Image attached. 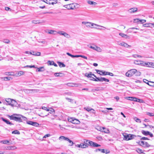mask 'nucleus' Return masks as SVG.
Instances as JSON below:
<instances>
[{
    "instance_id": "f257e3e1",
    "label": "nucleus",
    "mask_w": 154,
    "mask_h": 154,
    "mask_svg": "<svg viewBox=\"0 0 154 154\" xmlns=\"http://www.w3.org/2000/svg\"><path fill=\"white\" fill-rule=\"evenodd\" d=\"M20 115L14 114L11 116L8 115V116L11 120H14L15 121L21 122V119Z\"/></svg>"
},
{
    "instance_id": "f03ea898",
    "label": "nucleus",
    "mask_w": 154,
    "mask_h": 154,
    "mask_svg": "<svg viewBox=\"0 0 154 154\" xmlns=\"http://www.w3.org/2000/svg\"><path fill=\"white\" fill-rule=\"evenodd\" d=\"M124 140H129L133 139L136 137V136L132 134H125L123 135Z\"/></svg>"
},
{
    "instance_id": "7ed1b4c3",
    "label": "nucleus",
    "mask_w": 154,
    "mask_h": 154,
    "mask_svg": "<svg viewBox=\"0 0 154 154\" xmlns=\"http://www.w3.org/2000/svg\"><path fill=\"white\" fill-rule=\"evenodd\" d=\"M137 72V70L135 69H133L128 70L127 72H126L125 75L127 77H131L134 74Z\"/></svg>"
},
{
    "instance_id": "20e7f679",
    "label": "nucleus",
    "mask_w": 154,
    "mask_h": 154,
    "mask_svg": "<svg viewBox=\"0 0 154 154\" xmlns=\"http://www.w3.org/2000/svg\"><path fill=\"white\" fill-rule=\"evenodd\" d=\"M82 24H85L86 25V26L87 27H90L91 26H94V25H95L96 26H100L101 27H103L105 29H106V28L103 27L102 26H99L97 24H95L89 22H82Z\"/></svg>"
},
{
    "instance_id": "39448f33",
    "label": "nucleus",
    "mask_w": 154,
    "mask_h": 154,
    "mask_svg": "<svg viewBox=\"0 0 154 154\" xmlns=\"http://www.w3.org/2000/svg\"><path fill=\"white\" fill-rule=\"evenodd\" d=\"M68 121L69 122L74 124H79L80 123V121L78 120L73 117L69 118Z\"/></svg>"
},
{
    "instance_id": "423d86ee",
    "label": "nucleus",
    "mask_w": 154,
    "mask_h": 154,
    "mask_svg": "<svg viewBox=\"0 0 154 154\" xmlns=\"http://www.w3.org/2000/svg\"><path fill=\"white\" fill-rule=\"evenodd\" d=\"M64 7L68 9L73 10L75 8V6L73 3L64 6Z\"/></svg>"
},
{
    "instance_id": "0eeeda50",
    "label": "nucleus",
    "mask_w": 154,
    "mask_h": 154,
    "mask_svg": "<svg viewBox=\"0 0 154 154\" xmlns=\"http://www.w3.org/2000/svg\"><path fill=\"white\" fill-rule=\"evenodd\" d=\"M27 124L35 127H38L39 125L38 123L30 121H27Z\"/></svg>"
},
{
    "instance_id": "6e6552de",
    "label": "nucleus",
    "mask_w": 154,
    "mask_h": 154,
    "mask_svg": "<svg viewBox=\"0 0 154 154\" xmlns=\"http://www.w3.org/2000/svg\"><path fill=\"white\" fill-rule=\"evenodd\" d=\"M57 33L60 35H63L64 37L67 38H69L70 37V35L69 34L64 31H59Z\"/></svg>"
},
{
    "instance_id": "1a4fd4ad",
    "label": "nucleus",
    "mask_w": 154,
    "mask_h": 154,
    "mask_svg": "<svg viewBox=\"0 0 154 154\" xmlns=\"http://www.w3.org/2000/svg\"><path fill=\"white\" fill-rule=\"evenodd\" d=\"M140 145L144 147H148L150 145L147 142L144 141H141L140 143Z\"/></svg>"
},
{
    "instance_id": "9d476101",
    "label": "nucleus",
    "mask_w": 154,
    "mask_h": 154,
    "mask_svg": "<svg viewBox=\"0 0 154 154\" xmlns=\"http://www.w3.org/2000/svg\"><path fill=\"white\" fill-rule=\"evenodd\" d=\"M90 48L98 52H100L102 51L101 49L100 48L96 46V45L90 46Z\"/></svg>"
},
{
    "instance_id": "9b49d317",
    "label": "nucleus",
    "mask_w": 154,
    "mask_h": 154,
    "mask_svg": "<svg viewBox=\"0 0 154 154\" xmlns=\"http://www.w3.org/2000/svg\"><path fill=\"white\" fill-rule=\"evenodd\" d=\"M100 131L106 133H109V130L108 128L103 127H100Z\"/></svg>"
},
{
    "instance_id": "f8f14e48",
    "label": "nucleus",
    "mask_w": 154,
    "mask_h": 154,
    "mask_svg": "<svg viewBox=\"0 0 154 154\" xmlns=\"http://www.w3.org/2000/svg\"><path fill=\"white\" fill-rule=\"evenodd\" d=\"M1 119L4 121V122H5L6 124H7L8 125H13L14 124L12 123L11 122H10L8 120L5 119L3 118V117L1 118Z\"/></svg>"
},
{
    "instance_id": "ddd939ff",
    "label": "nucleus",
    "mask_w": 154,
    "mask_h": 154,
    "mask_svg": "<svg viewBox=\"0 0 154 154\" xmlns=\"http://www.w3.org/2000/svg\"><path fill=\"white\" fill-rule=\"evenodd\" d=\"M142 63V66H146L147 67H151V62H143Z\"/></svg>"
},
{
    "instance_id": "4468645a",
    "label": "nucleus",
    "mask_w": 154,
    "mask_h": 154,
    "mask_svg": "<svg viewBox=\"0 0 154 154\" xmlns=\"http://www.w3.org/2000/svg\"><path fill=\"white\" fill-rule=\"evenodd\" d=\"M138 9L137 8H133L130 9L128 10V11L130 13H134L135 12H136L137 11Z\"/></svg>"
},
{
    "instance_id": "2eb2a0df",
    "label": "nucleus",
    "mask_w": 154,
    "mask_h": 154,
    "mask_svg": "<svg viewBox=\"0 0 154 154\" xmlns=\"http://www.w3.org/2000/svg\"><path fill=\"white\" fill-rule=\"evenodd\" d=\"M89 143H90V146H93L94 147H98L100 146V145L97 144L96 143L92 141H91V142H90Z\"/></svg>"
},
{
    "instance_id": "dca6fc26",
    "label": "nucleus",
    "mask_w": 154,
    "mask_h": 154,
    "mask_svg": "<svg viewBox=\"0 0 154 154\" xmlns=\"http://www.w3.org/2000/svg\"><path fill=\"white\" fill-rule=\"evenodd\" d=\"M89 143H90V146H93L94 147H98L100 146V145L97 144L96 143L92 141H91V142H90Z\"/></svg>"
},
{
    "instance_id": "f3484780",
    "label": "nucleus",
    "mask_w": 154,
    "mask_h": 154,
    "mask_svg": "<svg viewBox=\"0 0 154 154\" xmlns=\"http://www.w3.org/2000/svg\"><path fill=\"white\" fill-rule=\"evenodd\" d=\"M47 63L48 64V65H53L55 66H57V65L53 61H51L50 60L48 61L47 62Z\"/></svg>"
},
{
    "instance_id": "a211bd4d",
    "label": "nucleus",
    "mask_w": 154,
    "mask_h": 154,
    "mask_svg": "<svg viewBox=\"0 0 154 154\" xmlns=\"http://www.w3.org/2000/svg\"><path fill=\"white\" fill-rule=\"evenodd\" d=\"M143 61L138 60H135L134 61V63L135 64L137 65H142V63Z\"/></svg>"
},
{
    "instance_id": "6ab92c4d",
    "label": "nucleus",
    "mask_w": 154,
    "mask_h": 154,
    "mask_svg": "<svg viewBox=\"0 0 154 154\" xmlns=\"http://www.w3.org/2000/svg\"><path fill=\"white\" fill-rule=\"evenodd\" d=\"M100 80V82H103V81L105 82H109V80L107 79H106L105 78L103 77H101L100 78V79L99 80Z\"/></svg>"
},
{
    "instance_id": "aec40b11",
    "label": "nucleus",
    "mask_w": 154,
    "mask_h": 154,
    "mask_svg": "<svg viewBox=\"0 0 154 154\" xmlns=\"http://www.w3.org/2000/svg\"><path fill=\"white\" fill-rule=\"evenodd\" d=\"M119 45L126 48H128V47L130 46L127 43L124 42H122L120 43V44H119Z\"/></svg>"
},
{
    "instance_id": "412c9836",
    "label": "nucleus",
    "mask_w": 154,
    "mask_h": 154,
    "mask_svg": "<svg viewBox=\"0 0 154 154\" xmlns=\"http://www.w3.org/2000/svg\"><path fill=\"white\" fill-rule=\"evenodd\" d=\"M142 133L145 136H147L149 135V132L147 131H145L143 130H142L141 131Z\"/></svg>"
},
{
    "instance_id": "4be33fe9",
    "label": "nucleus",
    "mask_w": 154,
    "mask_h": 154,
    "mask_svg": "<svg viewBox=\"0 0 154 154\" xmlns=\"http://www.w3.org/2000/svg\"><path fill=\"white\" fill-rule=\"evenodd\" d=\"M85 75L88 78H91L92 73L91 72H89V73H85Z\"/></svg>"
},
{
    "instance_id": "5701e85b",
    "label": "nucleus",
    "mask_w": 154,
    "mask_h": 154,
    "mask_svg": "<svg viewBox=\"0 0 154 154\" xmlns=\"http://www.w3.org/2000/svg\"><path fill=\"white\" fill-rule=\"evenodd\" d=\"M0 143L4 144H9L10 142L8 140H5L1 141Z\"/></svg>"
},
{
    "instance_id": "b1692460",
    "label": "nucleus",
    "mask_w": 154,
    "mask_h": 154,
    "mask_svg": "<svg viewBox=\"0 0 154 154\" xmlns=\"http://www.w3.org/2000/svg\"><path fill=\"white\" fill-rule=\"evenodd\" d=\"M119 35L122 36V37L125 38H127L129 37V36L125 34L124 33H119Z\"/></svg>"
},
{
    "instance_id": "393cba45",
    "label": "nucleus",
    "mask_w": 154,
    "mask_h": 154,
    "mask_svg": "<svg viewBox=\"0 0 154 154\" xmlns=\"http://www.w3.org/2000/svg\"><path fill=\"white\" fill-rule=\"evenodd\" d=\"M12 99L10 98H6L5 99L6 101L8 103V104L11 105V103L12 102Z\"/></svg>"
},
{
    "instance_id": "a878e982",
    "label": "nucleus",
    "mask_w": 154,
    "mask_h": 154,
    "mask_svg": "<svg viewBox=\"0 0 154 154\" xmlns=\"http://www.w3.org/2000/svg\"><path fill=\"white\" fill-rule=\"evenodd\" d=\"M20 118H21V122H22L23 121H26L27 120V118L25 117H24L21 115H20Z\"/></svg>"
},
{
    "instance_id": "bb28decb",
    "label": "nucleus",
    "mask_w": 154,
    "mask_h": 154,
    "mask_svg": "<svg viewBox=\"0 0 154 154\" xmlns=\"http://www.w3.org/2000/svg\"><path fill=\"white\" fill-rule=\"evenodd\" d=\"M80 148H85L88 147L87 145L85 144L84 143H81L80 144Z\"/></svg>"
},
{
    "instance_id": "cd10ccee",
    "label": "nucleus",
    "mask_w": 154,
    "mask_h": 154,
    "mask_svg": "<svg viewBox=\"0 0 154 154\" xmlns=\"http://www.w3.org/2000/svg\"><path fill=\"white\" fill-rule=\"evenodd\" d=\"M57 63L60 67H65V65L63 63L60 62H58Z\"/></svg>"
},
{
    "instance_id": "c85d7f7f",
    "label": "nucleus",
    "mask_w": 154,
    "mask_h": 154,
    "mask_svg": "<svg viewBox=\"0 0 154 154\" xmlns=\"http://www.w3.org/2000/svg\"><path fill=\"white\" fill-rule=\"evenodd\" d=\"M11 104V105L13 106L14 105H16L17 104V102L14 100L12 99Z\"/></svg>"
},
{
    "instance_id": "c756f323",
    "label": "nucleus",
    "mask_w": 154,
    "mask_h": 154,
    "mask_svg": "<svg viewBox=\"0 0 154 154\" xmlns=\"http://www.w3.org/2000/svg\"><path fill=\"white\" fill-rule=\"evenodd\" d=\"M136 151L139 153H143V154H145L144 153H143L142 150L140 149H136Z\"/></svg>"
},
{
    "instance_id": "7c9ffc66",
    "label": "nucleus",
    "mask_w": 154,
    "mask_h": 154,
    "mask_svg": "<svg viewBox=\"0 0 154 154\" xmlns=\"http://www.w3.org/2000/svg\"><path fill=\"white\" fill-rule=\"evenodd\" d=\"M91 141L88 140H86L84 141V143L88 146H88L89 145H90V143H89L91 142Z\"/></svg>"
},
{
    "instance_id": "2f4dec72",
    "label": "nucleus",
    "mask_w": 154,
    "mask_h": 154,
    "mask_svg": "<svg viewBox=\"0 0 154 154\" xmlns=\"http://www.w3.org/2000/svg\"><path fill=\"white\" fill-rule=\"evenodd\" d=\"M37 69L38 70L37 71L38 72H43L44 70V69L43 67H41L38 68Z\"/></svg>"
},
{
    "instance_id": "473e14b6",
    "label": "nucleus",
    "mask_w": 154,
    "mask_h": 154,
    "mask_svg": "<svg viewBox=\"0 0 154 154\" xmlns=\"http://www.w3.org/2000/svg\"><path fill=\"white\" fill-rule=\"evenodd\" d=\"M107 73V72H106L105 71H101L100 75H107L108 74H107V73Z\"/></svg>"
},
{
    "instance_id": "72a5a7b5",
    "label": "nucleus",
    "mask_w": 154,
    "mask_h": 154,
    "mask_svg": "<svg viewBox=\"0 0 154 154\" xmlns=\"http://www.w3.org/2000/svg\"><path fill=\"white\" fill-rule=\"evenodd\" d=\"M24 74V72L23 71H19L17 73V75L19 76H20L21 75H23Z\"/></svg>"
},
{
    "instance_id": "f704fd0d",
    "label": "nucleus",
    "mask_w": 154,
    "mask_h": 154,
    "mask_svg": "<svg viewBox=\"0 0 154 154\" xmlns=\"http://www.w3.org/2000/svg\"><path fill=\"white\" fill-rule=\"evenodd\" d=\"M13 134H20V132L17 130H15L13 131L12 132Z\"/></svg>"
},
{
    "instance_id": "c9c22d12",
    "label": "nucleus",
    "mask_w": 154,
    "mask_h": 154,
    "mask_svg": "<svg viewBox=\"0 0 154 154\" xmlns=\"http://www.w3.org/2000/svg\"><path fill=\"white\" fill-rule=\"evenodd\" d=\"M68 138L67 137H65L64 136H60V137H59V139H63L65 140H66L67 141V140H68Z\"/></svg>"
},
{
    "instance_id": "e433bc0d",
    "label": "nucleus",
    "mask_w": 154,
    "mask_h": 154,
    "mask_svg": "<svg viewBox=\"0 0 154 154\" xmlns=\"http://www.w3.org/2000/svg\"><path fill=\"white\" fill-rule=\"evenodd\" d=\"M2 41L3 42L7 44H8L10 42L9 40L6 39H4Z\"/></svg>"
},
{
    "instance_id": "4c0bfd02",
    "label": "nucleus",
    "mask_w": 154,
    "mask_h": 154,
    "mask_svg": "<svg viewBox=\"0 0 154 154\" xmlns=\"http://www.w3.org/2000/svg\"><path fill=\"white\" fill-rule=\"evenodd\" d=\"M88 4L91 5H95L96 4V2L91 1H88Z\"/></svg>"
},
{
    "instance_id": "58836bf2",
    "label": "nucleus",
    "mask_w": 154,
    "mask_h": 154,
    "mask_svg": "<svg viewBox=\"0 0 154 154\" xmlns=\"http://www.w3.org/2000/svg\"><path fill=\"white\" fill-rule=\"evenodd\" d=\"M66 85L69 87H74V84L73 83H68L66 84Z\"/></svg>"
},
{
    "instance_id": "ea45409f",
    "label": "nucleus",
    "mask_w": 154,
    "mask_h": 154,
    "mask_svg": "<svg viewBox=\"0 0 154 154\" xmlns=\"http://www.w3.org/2000/svg\"><path fill=\"white\" fill-rule=\"evenodd\" d=\"M32 22L34 24H38V23H40L39 22V21L38 20H32Z\"/></svg>"
},
{
    "instance_id": "a19ab883",
    "label": "nucleus",
    "mask_w": 154,
    "mask_h": 154,
    "mask_svg": "<svg viewBox=\"0 0 154 154\" xmlns=\"http://www.w3.org/2000/svg\"><path fill=\"white\" fill-rule=\"evenodd\" d=\"M26 67H29L30 68H36L35 67V66H34V65H30V66L27 65L26 66H24L23 68H26Z\"/></svg>"
},
{
    "instance_id": "79ce46f5",
    "label": "nucleus",
    "mask_w": 154,
    "mask_h": 154,
    "mask_svg": "<svg viewBox=\"0 0 154 154\" xmlns=\"http://www.w3.org/2000/svg\"><path fill=\"white\" fill-rule=\"evenodd\" d=\"M12 78L11 77H7L4 78V80L5 81L10 80Z\"/></svg>"
},
{
    "instance_id": "37998d69",
    "label": "nucleus",
    "mask_w": 154,
    "mask_h": 154,
    "mask_svg": "<svg viewBox=\"0 0 154 154\" xmlns=\"http://www.w3.org/2000/svg\"><path fill=\"white\" fill-rule=\"evenodd\" d=\"M84 109L88 112L91 111V110H92V108H91L90 107H89L87 108L85 107Z\"/></svg>"
},
{
    "instance_id": "c03bdc74",
    "label": "nucleus",
    "mask_w": 154,
    "mask_h": 154,
    "mask_svg": "<svg viewBox=\"0 0 154 154\" xmlns=\"http://www.w3.org/2000/svg\"><path fill=\"white\" fill-rule=\"evenodd\" d=\"M148 85L152 87H154V82H149Z\"/></svg>"
},
{
    "instance_id": "a18cd8bd",
    "label": "nucleus",
    "mask_w": 154,
    "mask_h": 154,
    "mask_svg": "<svg viewBox=\"0 0 154 154\" xmlns=\"http://www.w3.org/2000/svg\"><path fill=\"white\" fill-rule=\"evenodd\" d=\"M66 99L68 100V101L69 102H71V103H73V100L67 97H66Z\"/></svg>"
},
{
    "instance_id": "49530a36",
    "label": "nucleus",
    "mask_w": 154,
    "mask_h": 154,
    "mask_svg": "<svg viewBox=\"0 0 154 154\" xmlns=\"http://www.w3.org/2000/svg\"><path fill=\"white\" fill-rule=\"evenodd\" d=\"M67 141H68L70 143H71V144L69 145L70 146H72L74 143L69 138L68 139V140H67Z\"/></svg>"
},
{
    "instance_id": "de8ad7c7",
    "label": "nucleus",
    "mask_w": 154,
    "mask_h": 154,
    "mask_svg": "<svg viewBox=\"0 0 154 154\" xmlns=\"http://www.w3.org/2000/svg\"><path fill=\"white\" fill-rule=\"evenodd\" d=\"M74 84V86L78 87V86H82V85L81 84L79 83H73Z\"/></svg>"
},
{
    "instance_id": "09e8293b",
    "label": "nucleus",
    "mask_w": 154,
    "mask_h": 154,
    "mask_svg": "<svg viewBox=\"0 0 154 154\" xmlns=\"http://www.w3.org/2000/svg\"><path fill=\"white\" fill-rule=\"evenodd\" d=\"M55 32L54 31L50 30H48V33L50 34H54V32Z\"/></svg>"
},
{
    "instance_id": "8fccbe9b",
    "label": "nucleus",
    "mask_w": 154,
    "mask_h": 154,
    "mask_svg": "<svg viewBox=\"0 0 154 154\" xmlns=\"http://www.w3.org/2000/svg\"><path fill=\"white\" fill-rule=\"evenodd\" d=\"M41 55V53L39 52H36V53L35 54H33V55L35 56H40Z\"/></svg>"
},
{
    "instance_id": "3c124183",
    "label": "nucleus",
    "mask_w": 154,
    "mask_h": 154,
    "mask_svg": "<svg viewBox=\"0 0 154 154\" xmlns=\"http://www.w3.org/2000/svg\"><path fill=\"white\" fill-rule=\"evenodd\" d=\"M140 20L139 19H136L134 20V22L135 23L140 22Z\"/></svg>"
},
{
    "instance_id": "603ef678",
    "label": "nucleus",
    "mask_w": 154,
    "mask_h": 154,
    "mask_svg": "<svg viewBox=\"0 0 154 154\" xmlns=\"http://www.w3.org/2000/svg\"><path fill=\"white\" fill-rule=\"evenodd\" d=\"M42 109L45 110H46L47 111H50V109H48L47 107L43 106L42 107Z\"/></svg>"
},
{
    "instance_id": "864d4df0",
    "label": "nucleus",
    "mask_w": 154,
    "mask_h": 154,
    "mask_svg": "<svg viewBox=\"0 0 154 154\" xmlns=\"http://www.w3.org/2000/svg\"><path fill=\"white\" fill-rule=\"evenodd\" d=\"M133 57H134L136 58L137 57H142L139 55H137V54H134L132 55Z\"/></svg>"
},
{
    "instance_id": "5fc2aeb1",
    "label": "nucleus",
    "mask_w": 154,
    "mask_h": 154,
    "mask_svg": "<svg viewBox=\"0 0 154 154\" xmlns=\"http://www.w3.org/2000/svg\"><path fill=\"white\" fill-rule=\"evenodd\" d=\"M134 120L137 122H141L140 120L137 118H134Z\"/></svg>"
},
{
    "instance_id": "6e6d98bb",
    "label": "nucleus",
    "mask_w": 154,
    "mask_h": 154,
    "mask_svg": "<svg viewBox=\"0 0 154 154\" xmlns=\"http://www.w3.org/2000/svg\"><path fill=\"white\" fill-rule=\"evenodd\" d=\"M143 82H144L146 84L148 85L149 82V81H148V80H147L146 79H143Z\"/></svg>"
},
{
    "instance_id": "4d7b16f0",
    "label": "nucleus",
    "mask_w": 154,
    "mask_h": 154,
    "mask_svg": "<svg viewBox=\"0 0 154 154\" xmlns=\"http://www.w3.org/2000/svg\"><path fill=\"white\" fill-rule=\"evenodd\" d=\"M147 115L150 116H154V114L152 113H150V112H147Z\"/></svg>"
},
{
    "instance_id": "13d9d810",
    "label": "nucleus",
    "mask_w": 154,
    "mask_h": 154,
    "mask_svg": "<svg viewBox=\"0 0 154 154\" xmlns=\"http://www.w3.org/2000/svg\"><path fill=\"white\" fill-rule=\"evenodd\" d=\"M62 73L60 72L59 73H54V75L56 76H60L59 75L60 74H62Z\"/></svg>"
},
{
    "instance_id": "bf43d9fd",
    "label": "nucleus",
    "mask_w": 154,
    "mask_h": 154,
    "mask_svg": "<svg viewBox=\"0 0 154 154\" xmlns=\"http://www.w3.org/2000/svg\"><path fill=\"white\" fill-rule=\"evenodd\" d=\"M98 151L101 152L103 153H104L105 152V150L104 149H98Z\"/></svg>"
},
{
    "instance_id": "052dcab7",
    "label": "nucleus",
    "mask_w": 154,
    "mask_h": 154,
    "mask_svg": "<svg viewBox=\"0 0 154 154\" xmlns=\"http://www.w3.org/2000/svg\"><path fill=\"white\" fill-rule=\"evenodd\" d=\"M16 148L14 146H9L8 147V149L9 150H12L13 149H14Z\"/></svg>"
},
{
    "instance_id": "680f3d73",
    "label": "nucleus",
    "mask_w": 154,
    "mask_h": 154,
    "mask_svg": "<svg viewBox=\"0 0 154 154\" xmlns=\"http://www.w3.org/2000/svg\"><path fill=\"white\" fill-rule=\"evenodd\" d=\"M94 79V81H96V82L99 81L100 82V80H99L100 79V78H99L97 77L96 79Z\"/></svg>"
},
{
    "instance_id": "e2e57ef3",
    "label": "nucleus",
    "mask_w": 154,
    "mask_h": 154,
    "mask_svg": "<svg viewBox=\"0 0 154 154\" xmlns=\"http://www.w3.org/2000/svg\"><path fill=\"white\" fill-rule=\"evenodd\" d=\"M43 1L47 4H50V0H43Z\"/></svg>"
},
{
    "instance_id": "0e129e2a",
    "label": "nucleus",
    "mask_w": 154,
    "mask_h": 154,
    "mask_svg": "<svg viewBox=\"0 0 154 154\" xmlns=\"http://www.w3.org/2000/svg\"><path fill=\"white\" fill-rule=\"evenodd\" d=\"M149 24H145L143 25V26L144 27H148L150 26Z\"/></svg>"
},
{
    "instance_id": "69168bd1",
    "label": "nucleus",
    "mask_w": 154,
    "mask_h": 154,
    "mask_svg": "<svg viewBox=\"0 0 154 154\" xmlns=\"http://www.w3.org/2000/svg\"><path fill=\"white\" fill-rule=\"evenodd\" d=\"M140 139L141 140H149V139L148 138H147L146 137H142Z\"/></svg>"
},
{
    "instance_id": "338daca9",
    "label": "nucleus",
    "mask_w": 154,
    "mask_h": 154,
    "mask_svg": "<svg viewBox=\"0 0 154 154\" xmlns=\"http://www.w3.org/2000/svg\"><path fill=\"white\" fill-rule=\"evenodd\" d=\"M146 22V20H145L143 19H141L140 20V22H141V23H143Z\"/></svg>"
},
{
    "instance_id": "774afa93",
    "label": "nucleus",
    "mask_w": 154,
    "mask_h": 154,
    "mask_svg": "<svg viewBox=\"0 0 154 154\" xmlns=\"http://www.w3.org/2000/svg\"><path fill=\"white\" fill-rule=\"evenodd\" d=\"M95 70L97 72L98 74L100 75V74L101 73V71H100V70H98V69H95Z\"/></svg>"
}]
</instances>
